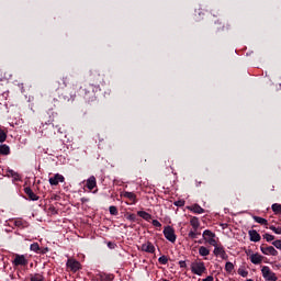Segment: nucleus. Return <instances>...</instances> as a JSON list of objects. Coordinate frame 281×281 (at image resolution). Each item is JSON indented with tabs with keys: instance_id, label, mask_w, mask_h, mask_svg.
Instances as JSON below:
<instances>
[{
	"instance_id": "nucleus-1",
	"label": "nucleus",
	"mask_w": 281,
	"mask_h": 281,
	"mask_svg": "<svg viewBox=\"0 0 281 281\" xmlns=\"http://www.w3.org/2000/svg\"><path fill=\"white\" fill-rule=\"evenodd\" d=\"M191 271L195 276H202L207 271V268H205V263L203 261H194L191 263Z\"/></svg>"
},
{
	"instance_id": "nucleus-2",
	"label": "nucleus",
	"mask_w": 281,
	"mask_h": 281,
	"mask_svg": "<svg viewBox=\"0 0 281 281\" xmlns=\"http://www.w3.org/2000/svg\"><path fill=\"white\" fill-rule=\"evenodd\" d=\"M262 278L266 281H278V277L274 274L273 271H271V268L268 266H263L261 268Z\"/></svg>"
},
{
	"instance_id": "nucleus-3",
	"label": "nucleus",
	"mask_w": 281,
	"mask_h": 281,
	"mask_svg": "<svg viewBox=\"0 0 281 281\" xmlns=\"http://www.w3.org/2000/svg\"><path fill=\"white\" fill-rule=\"evenodd\" d=\"M203 238L205 243H209V245H212V247H216V234L212 233L210 229H206L203 232Z\"/></svg>"
},
{
	"instance_id": "nucleus-4",
	"label": "nucleus",
	"mask_w": 281,
	"mask_h": 281,
	"mask_svg": "<svg viewBox=\"0 0 281 281\" xmlns=\"http://www.w3.org/2000/svg\"><path fill=\"white\" fill-rule=\"evenodd\" d=\"M27 262V257H25V255L15 254L12 265L13 267H26Z\"/></svg>"
},
{
	"instance_id": "nucleus-5",
	"label": "nucleus",
	"mask_w": 281,
	"mask_h": 281,
	"mask_svg": "<svg viewBox=\"0 0 281 281\" xmlns=\"http://www.w3.org/2000/svg\"><path fill=\"white\" fill-rule=\"evenodd\" d=\"M164 236L169 240V243H175L177 240V235L175 234V228L171 226H167L164 229Z\"/></svg>"
},
{
	"instance_id": "nucleus-6",
	"label": "nucleus",
	"mask_w": 281,
	"mask_h": 281,
	"mask_svg": "<svg viewBox=\"0 0 281 281\" xmlns=\"http://www.w3.org/2000/svg\"><path fill=\"white\" fill-rule=\"evenodd\" d=\"M247 256H249V260L250 262H252V265H262V260H265V257H262V255L256 252H251V250H249L247 252Z\"/></svg>"
},
{
	"instance_id": "nucleus-7",
	"label": "nucleus",
	"mask_w": 281,
	"mask_h": 281,
	"mask_svg": "<svg viewBox=\"0 0 281 281\" xmlns=\"http://www.w3.org/2000/svg\"><path fill=\"white\" fill-rule=\"evenodd\" d=\"M50 186H58L59 183H65V177L60 173H56L54 177L48 179Z\"/></svg>"
},
{
	"instance_id": "nucleus-8",
	"label": "nucleus",
	"mask_w": 281,
	"mask_h": 281,
	"mask_svg": "<svg viewBox=\"0 0 281 281\" xmlns=\"http://www.w3.org/2000/svg\"><path fill=\"white\" fill-rule=\"evenodd\" d=\"M260 251L263 254V256H278V250L273 246H261Z\"/></svg>"
},
{
	"instance_id": "nucleus-9",
	"label": "nucleus",
	"mask_w": 281,
	"mask_h": 281,
	"mask_svg": "<svg viewBox=\"0 0 281 281\" xmlns=\"http://www.w3.org/2000/svg\"><path fill=\"white\" fill-rule=\"evenodd\" d=\"M66 266L68 269H70V271H74V273L80 269V263L75 259H68Z\"/></svg>"
},
{
	"instance_id": "nucleus-10",
	"label": "nucleus",
	"mask_w": 281,
	"mask_h": 281,
	"mask_svg": "<svg viewBox=\"0 0 281 281\" xmlns=\"http://www.w3.org/2000/svg\"><path fill=\"white\" fill-rule=\"evenodd\" d=\"M142 251H146V254H155V245L153 243L147 241L140 246Z\"/></svg>"
},
{
	"instance_id": "nucleus-11",
	"label": "nucleus",
	"mask_w": 281,
	"mask_h": 281,
	"mask_svg": "<svg viewBox=\"0 0 281 281\" xmlns=\"http://www.w3.org/2000/svg\"><path fill=\"white\" fill-rule=\"evenodd\" d=\"M248 236L251 240V243H260V234L256 229H251L248 232Z\"/></svg>"
},
{
	"instance_id": "nucleus-12",
	"label": "nucleus",
	"mask_w": 281,
	"mask_h": 281,
	"mask_svg": "<svg viewBox=\"0 0 281 281\" xmlns=\"http://www.w3.org/2000/svg\"><path fill=\"white\" fill-rule=\"evenodd\" d=\"M121 196H124V199H128L132 203H135L137 201V195L133 192L124 191L121 193Z\"/></svg>"
},
{
	"instance_id": "nucleus-13",
	"label": "nucleus",
	"mask_w": 281,
	"mask_h": 281,
	"mask_svg": "<svg viewBox=\"0 0 281 281\" xmlns=\"http://www.w3.org/2000/svg\"><path fill=\"white\" fill-rule=\"evenodd\" d=\"M188 210H190V212H193L194 214H203L205 212V210L201 207L199 204L188 206Z\"/></svg>"
},
{
	"instance_id": "nucleus-14",
	"label": "nucleus",
	"mask_w": 281,
	"mask_h": 281,
	"mask_svg": "<svg viewBox=\"0 0 281 281\" xmlns=\"http://www.w3.org/2000/svg\"><path fill=\"white\" fill-rule=\"evenodd\" d=\"M25 194H27L29 199H31V201H38V195L35 194L34 191H32L31 188H25L24 189Z\"/></svg>"
},
{
	"instance_id": "nucleus-15",
	"label": "nucleus",
	"mask_w": 281,
	"mask_h": 281,
	"mask_svg": "<svg viewBox=\"0 0 281 281\" xmlns=\"http://www.w3.org/2000/svg\"><path fill=\"white\" fill-rule=\"evenodd\" d=\"M97 181H95V177L94 176H91L88 180H87V188L88 190H93V188H95L97 186Z\"/></svg>"
},
{
	"instance_id": "nucleus-16",
	"label": "nucleus",
	"mask_w": 281,
	"mask_h": 281,
	"mask_svg": "<svg viewBox=\"0 0 281 281\" xmlns=\"http://www.w3.org/2000/svg\"><path fill=\"white\" fill-rule=\"evenodd\" d=\"M214 247L215 248H214L213 254L215 256H221L223 258V256H225V249L223 247L218 246V243Z\"/></svg>"
},
{
	"instance_id": "nucleus-17",
	"label": "nucleus",
	"mask_w": 281,
	"mask_h": 281,
	"mask_svg": "<svg viewBox=\"0 0 281 281\" xmlns=\"http://www.w3.org/2000/svg\"><path fill=\"white\" fill-rule=\"evenodd\" d=\"M255 223H259V225H269V222L267 220H265L263 217L260 216H252Z\"/></svg>"
},
{
	"instance_id": "nucleus-18",
	"label": "nucleus",
	"mask_w": 281,
	"mask_h": 281,
	"mask_svg": "<svg viewBox=\"0 0 281 281\" xmlns=\"http://www.w3.org/2000/svg\"><path fill=\"white\" fill-rule=\"evenodd\" d=\"M8 177H12L13 181L21 180V176L16 173L14 170H8Z\"/></svg>"
},
{
	"instance_id": "nucleus-19",
	"label": "nucleus",
	"mask_w": 281,
	"mask_h": 281,
	"mask_svg": "<svg viewBox=\"0 0 281 281\" xmlns=\"http://www.w3.org/2000/svg\"><path fill=\"white\" fill-rule=\"evenodd\" d=\"M190 225L192 226L193 229H199V227L201 226V223H199V218L192 217L190 220Z\"/></svg>"
},
{
	"instance_id": "nucleus-20",
	"label": "nucleus",
	"mask_w": 281,
	"mask_h": 281,
	"mask_svg": "<svg viewBox=\"0 0 281 281\" xmlns=\"http://www.w3.org/2000/svg\"><path fill=\"white\" fill-rule=\"evenodd\" d=\"M138 216H140V218H144V221H150V218H153V216L146 211H139Z\"/></svg>"
},
{
	"instance_id": "nucleus-21",
	"label": "nucleus",
	"mask_w": 281,
	"mask_h": 281,
	"mask_svg": "<svg viewBox=\"0 0 281 281\" xmlns=\"http://www.w3.org/2000/svg\"><path fill=\"white\" fill-rule=\"evenodd\" d=\"M0 155H10V146L0 145Z\"/></svg>"
},
{
	"instance_id": "nucleus-22",
	"label": "nucleus",
	"mask_w": 281,
	"mask_h": 281,
	"mask_svg": "<svg viewBox=\"0 0 281 281\" xmlns=\"http://www.w3.org/2000/svg\"><path fill=\"white\" fill-rule=\"evenodd\" d=\"M199 254L200 256H203V257L210 256V249H207L205 246H201L199 248Z\"/></svg>"
},
{
	"instance_id": "nucleus-23",
	"label": "nucleus",
	"mask_w": 281,
	"mask_h": 281,
	"mask_svg": "<svg viewBox=\"0 0 281 281\" xmlns=\"http://www.w3.org/2000/svg\"><path fill=\"white\" fill-rule=\"evenodd\" d=\"M45 277L41 273L31 274V281H44Z\"/></svg>"
},
{
	"instance_id": "nucleus-24",
	"label": "nucleus",
	"mask_w": 281,
	"mask_h": 281,
	"mask_svg": "<svg viewBox=\"0 0 281 281\" xmlns=\"http://www.w3.org/2000/svg\"><path fill=\"white\" fill-rule=\"evenodd\" d=\"M8 139V134L5 133V130L0 127V144H3Z\"/></svg>"
},
{
	"instance_id": "nucleus-25",
	"label": "nucleus",
	"mask_w": 281,
	"mask_h": 281,
	"mask_svg": "<svg viewBox=\"0 0 281 281\" xmlns=\"http://www.w3.org/2000/svg\"><path fill=\"white\" fill-rule=\"evenodd\" d=\"M237 273L238 276H241V278H247V276H249V272L247 271V269H245V267H240Z\"/></svg>"
},
{
	"instance_id": "nucleus-26",
	"label": "nucleus",
	"mask_w": 281,
	"mask_h": 281,
	"mask_svg": "<svg viewBox=\"0 0 281 281\" xmlns=\"http://www.w3.org/2000/svg\"><path fill=\"white\" fill-rule=\"evenodd\" d=\"M113 274H100V278H99V280L100 281H113Z\"/></svg>"
},
{
	"instance_id": "nucleus-27",
	"label": "nucleus",
	"mask_w": 281,
	"mask_h": 281,
	"mask_svg": "<svg viewBox=\"0 0 281 281\" xmlns=\"http://www.w3.org/2000/svg\"><path fill=\"white\" fill-rule=\"evenodd\" d=\"M14 225L15 227H27V224L21 218L14 220Z\"/></svg>"
},
{
	"instance_id": "nucleus-28",
	"label": "nucleus",
	"mask_w": 281,
	"mask_h": 281,
	"mask_svg": "<svg viewBox=\"0 0 281 281\" xmlns=\"http://www.w3.org/2000/svg\"><path fill=\"white\" fill-rule=\"evenodd\" d=\"M199 235H201V233H199V229H194V228L190 231L188 234L189 238H192V239L196 238V236Z\"/></svg>"
},
{
	"instance_id": "nucleus-29",
	"label": "nucleus",
	"mask_w": 281,
	"mask_h": 281,
	"mask_svg": "<svg viewBox=\"0 0 281 281\" xmlns=\"http://www.w3.org/2000/svg\"><path fill=\"white\" fill-rule=\"evenodd\" d=\"M272 211L274 212V214H281V204L279 203L272 204Z\"/></svg>"
},
{
	"instance_id": "nucleus-30",
	"label": "nucleus",
	"mask_w": 281,
	"mask_h": 281,
	"mask_svg": "<svg viewBox=\"0 0 281 281\" xmlns=\"http://www.w3.org/2000/svg\"><path fill=\"white\" fill-rule=\"evenodd\" d=\"M225 271H227V273H232V271H234V263L227 261L225 265Z\"/></svg>"
},
{
	"instance_id": "nucleus-31",
	"label": "nucleus",
	"mask_w": 281,
	"mask_h": 281,
	"mask_svg": "<svg viewBox=\"0 0 281 281\" xmlns=\"http://www.w3.org/2000/svg\"><path fill=\"white\" fill-rule=\"evenodd\" d=\"M31 251L38 252L41 251V246H38V243H34L30 246Z\"/></svg>"
},
{
	"instance_id": "nucleus-32",
	"label": "nucleus",
	"mask_w": 281,
	"mask_h": 281,
	"mask_svg": "<svg viewBox=\"0 0 281 281\" xmlns=\"http://www.w3.org/2000/svg\"><path fill=\"white\" fill-rule=\"evenodd\" d=\"M263 238L267 240V243H271V240H276V237L269 233H266L263 235Z\"/></svg>"
},
{
	"instance_id": "nucleus-33",
	"label": "nucleus",
	"mask_w": 281,
	"mask_h": 281,
	"mask_svg": "<svg viewBox=\"0 0 281 281\" xmlns=\"http://www.w3.org/2000/svg\"><path fill=\"white\" fill-rule=\"evenodd\" d=\"M158 262L160 265H168V257H166V256L159 257Z\"/></svg>"
},
{
	"instance_id": "nucleus-34",
	"label": "nucleus",
	"mask_w": 281,
	"mask_h": 281,
	"mask_svg": "<svg viewBox=\"0 0 281 281\" xmlns=\"http://www.w3.org/2000/svg\"><path fill=\"white\" fill-rule=\"evenodd\" d=\"M173 205H176V207H183V205H186V201L178 200V201L173 202Z\"/></svg>"
},
{
	"instance_id": "nucleus-35",
	"label": "nucleus",
	"mask_w": 281,
	"mask_h": 281,
	"mask_svg": "<svg viewBox=\"0 0 281 281\" xmlns=\"http://www.w3.org/2000/svg\"><path fill=\"white\" fill-rule=\"evenodd\" d=\"M273 247H276V249H279L281 251V240L277 239L274 241H272Z\"/></svg>"
},
{
	"instance_id": "nucleus-36",
	"label": "nucleus",
	"mask_w": 281,
	"mask_h": 281,
	"mask_svg": "<svg viewBox=\"0 0 281 281\" xmlns=\"http://www.w3.org/2000/svg\"><path fill=\"white\" fill-rule=\"evenodd\" d=\"M110 214H112V216H117V207L110 206Z\"/></svg>"
},
{
	"instance_id": "nucleus-37",
	"label": "nucleus",
	"mask_w": 281,
	"mask_h": 281,
	"mask_svg": "<svg viewBox=\"0 0 281 281\" xmlns=\"http://www.w3.org/2000/svg\"><path fill=\"white\" fill-rule=\"evenodd\" d=\"M151 224L154 225V227H161V223L157 220H154Z\"/></svg>"
},
{
	"instance_id": "nucleus-38",
	"label": "nucleus",
	"mask_w": 281,
	"mask_h": 281,
	"mask_svg": "<svg viewBox=\"0 0 281 281\" xmlns=\"http://www.w3.org/2000/svg\"><path fill=\"white\" fill-rule=\"evenodd\" d=\"M202 281H214V277L213 276H207L205 279H203Z\"/></svg>"
},
{
	"instance_id": "nucleus-39",
	"label": "nucleus",
	"mask_w": 281,
	"mask_h": 281,
	"mask_svg": "<svg viewBox=\"0 0 281 281\" xmlns=\"http://www.w3.org/2000/svg\"><path fill=\"white\" fill-rule=\"evenodd\" d=\"M179 265H180L181 269H184V267H187L186 261H179Z\"/></svg>"
},
{
	"instance_id": "nucleus-40",
	"label": "nucleus",
	"mask_w": 281,
	"mask_h": 281,
	"mask_svg": "<svg viewBox=\"0 0 281 281\" xmlns=\"http://www.w3.org/2000/svg\"><path fill=\"white\" fill-rule=\"evenodd\" d=\"M269 229H271V232H274V233H276V231L278 229V227H276V226H270Z\"/></svg>"
},
{
	"instance_id": "nucleus-41",
	"label": "nucleus",
	"mask_w": 281,
	"mask_h": 281,
	"mask_svg": "<svg viewBox=\"0 0 281 281\" xmlns=\"http://www.w3.org/2000/svg\"><path fill=\"white\" fill-rule=\"evenodd\" d=\"M274 234L281 235V227H277V231L274 232Z\"/></svg>"
},
{
	"instance_id": "nucleus-42",
	"label": "nucleus",
	"mask_w": 281,
	"mask_h": 281,
	"mask_svg": "<svg viewBox=\"0 0 281 281\" xmlns=\"http://www.w3.org/2000/svg\"><path fill=\"white\" fill-rule=\"evenodd\" d=\"M246 281H254V280H251V279H248V280H246Z\"/></svg>"
}]
</instances>
